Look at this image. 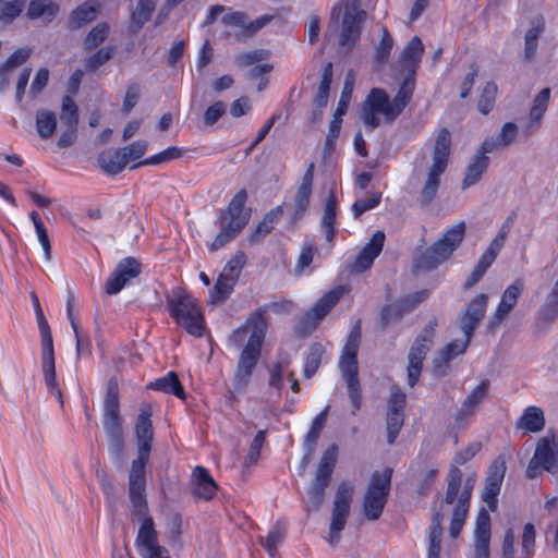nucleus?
Here are the masks:
<instances>
[{
	"instance_id": "nucleus-28",
	"label": "nucleus",
	"mask_w": 558,
	"mask_h": 558,
	"mask_svg": "<svg viewBox=\"0 0 558 558\" xmlns=\"http://www.w3.org/2000/svg\"><path fill=\"white\" fill-rule=\"evenodd\" d=\"M192 477L194 483V495L205 500H210L215 496L218 486L208 470L204 466L197 465L193 470Z\"/></svg>"
},
{
	"instance_id": "nucleus-15",
	"label": "nucleus",
	"mask_w": 558,
	"mask_h": 558,
	"mask_svg": "<svg viewBox=\"0 0 558 558\" xmlns=\"http://www.w3.org/2000/svg\"><path fill=\"white\" fill-rule=\"evenodd\" d=\"M353 489V486L347 482H341L337 488L330 522L329 543L331 545H336L339 542L340 533L344 529L350 513Z\"/></svg>"
},
{
	"instance_id": "nucleus-22",
	"label": "nucleus",
	"mask_w": 558,
	"mask_h": 558,
	"mask_svg": "<svg viewBox=\"0 0 558 558\" xmlns=\"http://www.w3.org/2000/svg\"><path fill=\"white\" fill-rule=\"evenodd\" d=\"M141 272L142 265L136 258H123L107 280L105 286L106 293L109 295L118 294L131 279L136 278Z\"/></svg>"
},
{
	"instance_id": "nucleus-5",
	"label": "nucleus",
	"mask_w": 558,
	"mask_h": 558,
	"mask_svg": "<svg viewBox=\"0 0 558 558\" xmlns=\"http://www.w3.org/2000/svg\"><path fill=\"white\" fill-rule=\"evenodd\" d=\"M451 153V134L447 128H442L436 137L433 149V162L427 170L424 184L418 196V204L422 207L429 206L436 198L440 177L445 173Z\"/></svg>"
},
{
	"instance_id": "nucleus-17",
	"label": "nucleus",
	"mask_w": 558,
	"mask_h": 558,
	"mask_svg": "<svg viewBox=\"0 0 558 558\" xmlns=\"http://www.w3.org/2000/svg\"><path fill=\"white\" fill-rule=\"evenodd\" d=\"M357 0L345 5V12L342 20L339 45L352 49L361 37L363 23L366 19V12L357 9Z\"/></svg>"
},
{
	"instance_id": "nucleus-61",
	"label": "nucleus",
	"mask_w": 558,
	"mask_h": 558,
	"mask_svg": "<svg viewBox=\"0 0 558 558\" xmlns=\"http://www.w3.org/2000/svg\"><path fill=\"white\" fill-rule=\"evenodd\" d=\"M393 46V38L388 32L386 27H383V35L379 43V46L376 48L375 51V60L378 63H384L388 60L390 51Z\"/></svg>"
},
{
	"instance_id": "nucleus-16",
	"label": "nucleus",
	"mask_w": 558,
	"mask_h": 558,
	"mask_svg": "<svg viewBox=\"0 0 558 558\" xmlns=\"http://www.w3.org/2000/svg\"><path fill=\"white\" fill-rule=\"evenodd\" d=\"M447 489L445 494V498L441 501V506L452 505L456 500L458 505L470 508L471 496L475 485V475H469L463 483L462 490L460 492L462 485V472L457 465H451L447 477Z\"/></svg>"
},
{
	"instance_id": "nucleus-7",
	"label": "nucleus",
	"mask_w": 558,
	"mask_h": 558,
	"mask_svg": "<svg viewBox=\"0 0 558 558\" xmlns=\"http://www.w3.org/2000/svg\"><path fill=\"white\" fill-rule=\"evenodd\" d=\"M167 308L170 316L187 333L196 338L204 336L206 329L204 315L196 299L191 294L182 292L177 298H167Z\"/></svg>"
},
{
	"instance_id": "nucleus-55",
	"label": "nucleus",
	"mask_w": 558,
	"mask_h": 558,
	"mask_svg": "<svg viewBox=\"0 0 558 558\" xmlns=\"http://www.w3.org/2000/svg\"><path fill=\"white\" fill-rule=\"evenodd\" d=\"M427 298L428 291L421 290L397 300V303L399 304L402 313L405 315L413 312Z\"/></svg>"
},
{
	"instance_id": "nucleus-38",
	"label": "nucleus",
	"mask_w": 558,
	"mask_h": 558,
	"mask_svg": "<svg viewBox=\"0 0 558 558\" xmlns=\"http://www.w3.org/2000/svg\"><path fill=\"white\" fill-rule=\"evenodd\" d=\"M544 426V412L541 408L534 405L527 407L517 422L518 428H523L531 433L541 432Z\"/></svg>"
},
{
	"instance_id": "nucleus-2",
	"label": "nucleus",
	"mask_w": 558,
	"mask_h": 558,
	"mask_svg": "<svg viewBox=\"0 0 558 558\" xmlns=\"http://www.w3.org/2000/svg\"><path fill=\"white\" fill-rule=\"evenodd\" d=\"M153 409L150 404H143L136 417L134 434L137 446V458L132 461L129 473V486L131 495L136 496L146 483V464L149 461L154 440V427L151 423Z\"/></svg>"
},
{
	"instance_id": "nucleus-62",
	"label": "nucleus",
	"mask_w": 558,
	"mask_h": 558,
	"mask_svg": "<svg viewBox=\"0 0 558 558\" xmlns=\"http://www.w3.org/2000/svg\"><path fill=\"white\" fill-rule=\"evenodd\" d=\"M405 404H407L405 393L400 389V387H398L397 385H393L390 389L387 412L404 413Z\"/></svg>"
},
{
	"instance_id": "nucleus-37",
	"label": "nucleus",
	"mask_w": 558,
	"mask_h": 558,
	"mask_svg": "<svg viewBox=\"0 0 558 558\" xmlns=\"http://www.w3.org/2000/svg\"><path fill=\"white\" fill-rule=\"evenodd\" d=\"M97 163L108 175H116L125 168L128 162L121 148H119L112 154L100 153L97 157Z\"/></svg>"
},
{
	"instance_id": "nucleus-27",
	"label": "nucleus",
	"mask_w": 558,
	"mask_h": 558,
	"mask_svg": "<svg viewBox=\"0 0 558 558\" xmlns=\"http://www.w3.org/2000/svg\"><path fill=\"white\" fill-rule=\"evenodd\" d=\"M488 389L489 381L484 379L464 399L456 415L457 427H462L468 424V420L474 414L475 408L486 398Z\"/></svg>"
},
{
	"instance_id": "nucleus-10",
	"label": "nucleus",
	"mask_w": 558,
	"mask_h": 558,
	"mask_svg": "<svg viewBox=\"0 0 558 558\" xmlns=\"http://www.w3.org/2000/svg\"><path fill=\"white\" fill-rule=\"evenodd\" d=\"M542 471L558 473V433L549 430L536 445L534 456L526 468V477L536 478Z\"/></svg>"
},
{
	"instance_id": "nucleus-18",
	"label": "nucleus",
	"mask_w": 558,
	"mask_h": 558,
	"mask_svg": "<svg viewBox=\"0 0 558 558\" xmlns=\"http://www.w3.org/2000/svg\"><path fill=\"white\" fill-rule=\"evenodd\" d=\"M488 303V296L485 293L475 295L459 315V326L465 338L472 339L475 330L483 320Z\"/></svg>"
},
{
	"instance_id": "nucleus-24",
	"label": "nucleus",
	"mask_w": 558,
	"mask_h": 558,
	"mask_svg": "<svg viewBox=\"0 0 558 558\" xmlns=\"http://www.w3.org/2000/svg\"><path fill=\"white\" fill-rule=\"evenodd\" d=\"M524 289V282L521 279H517L510 284L502 293L499 305L489 320L488 327L494 328L499 325L517 305L518 299Z\"/></svg>"
},
{
	"instance_id": "nucleus-6",
	"label": "nucleus",
	"mask_w": 558,
	"mask_h": 558,
	"mask_svg": "<svg viewBox=\"0 0 558 558\" xmlns=\"http://www.w3.org/2000/svg\"><path fill=\"white\" fill-rule=\"evenodd\" d=\"M465 222L460 221L449 228L430 247L421 252L413 260L415 270L430 271L450 258L465 235Z\"/></svg>"
},
{
	"instance_id": "nucleus-34",
	"label": "nucleus",
	"mask_w": 558,
	"mask_h": 558,
	"mask_svg": "<svg viewBox=\"0 0 558 558\" xmlns=\"http://www.w3.org/2000/svg\"><path fill=\"white\" fill-rule=\"evenodd\" d=\"M489 166V157L474 155L465 169V175L461 183V189L465 190L476 184L486 172Z\"/></svg>"
},
{
	"instance_id": "nucleus-60",
	"label": "nucleus",
	"mask_w": 558,
	"mask_h": 558,
	"mask_svg": "<svg viewBox=\"0 0 558 558\" xmlns=\"http://www.w3.org/2000/svg\"><path fill=\"white\" fill-rule=\"evenodd\" d=\"M32 50L27 47L16 49L9 58L1 64L4 71L12 72L16 68L24 64L31 57Z\"/></svg>"
},
{
	"instance_id": "nucleus-42",
	"label": "nucleus",
	"mask_w": 558,
	"mask_h": 558,
	"mask_svg": "<svg viewBox=\"0 0 558 558\" xmlns=\"http://www.w3.org/2000/svg\"><path fill=\"white\" fill-rule=\"evenodd\" d=\"M236 281L219 275L214 288L209 291V303L220 304L223 303L233 292Z\"/></svg>"
},
{
	"instance_id": "nucleus-39",
	"label": "nucleus",
	"mask_w": 558,
	"mask_h": 558,
	"mask_svg": "<svg viewBox=\"0 0 558 558\" xmlns=\"http://www.w3.org/2000/svg\"><path fill=\"white\" fill-rule=\"evenodd\" d=\"M444 514L440 511H436L432 517V523L428 533V557L427 558H439L440 556V543L442 535L441 523Z\"/></svg>"
},
{
	"instance_id": "nucleus-52",
	"label": "nucleus",
	"mask_w": 558,
	"mask_h": 558,
	"mask_svg": "<svg viewBox=\"0 0 558 558\" xmlns=\"http://www.w3.org/2000/svg\"><path fill=\"white\" fill-rule=\"evenodd\" d=\"M29 217L34 223V227H35V230H36V233L38 236V241L45 252V256L49 260L51 258V245H50V240L48 236L47 229H46L44 222L41 221L37 211H32L29 214Z\"/></svg>"
},
{
	"instance_id": "nucleus-51",
	"label": "nucleus",
	"mask_w": 558,
	"mask_h": 558,
	"mask_svg": "<svg viewBox=\"0 0 558 558\" xmlns=\"http://www.w3.org/2000/svg\"><path fill=\"white\" fill-rule=\"evenodd\" d=\"M404 423V413L387 412V442L393 445Z\"/></svg>"
},
{
	"instance_id": "nucleus-63",
	"label": "nucleus",
	"mask_w": 558,
	"mask_h": 558,
	"mask_svg": "<svg viewBox=\"0 0 558 558\" xmlns=\"http://www.w3.org/2000/svg\"><path fill=\"white\" fill-rule=\"evenodd\" d=\"M475 538L490 539V517L484 508L478 511L476 517Z\"/></svg>"
},
{
	"instance_id": "nucleus-11",
	"label": "nucleus",
	"mask_w": 558,
	"mask_h": 558,
	"mask_svg": "<svg viewBox=\"0 0 558 558\" xmlns=\"http://www.w3.org/2000/svg\"><path fill=\"white\" fill-rule=\"evenodd\" d=\"M437 327V319H430L415 338L408 354V385L414 387L420 379L423 362L430 350Z\"/></svg>"
},
{
	"instance_id": "nucleus-40",
	"label": "nucleus",
	"mask_w": 558,
	"mask_h": 558,
	"mask_svg": "<svg viewBox=\"0 0 558 558\" xmlns=\"http://www.w3.org/2000/svg\"><path fill=\"white\" fill-rule=\"evenodd\" d=\"M333 65L332 62L325 64L320 77V82L317 88V93L314 97V106L319 108H326L329 99V90L332 82Z\"/></svg>"
},
{
	"instance_id": "nucleus-47",
	"label": "nucleus",
	"mask_w": 558,
	"mask_h": 558,
	"mask_svg": "<svg viewBox=\"0 0 558 558\" xmlns=\"http://www.w3.org/2000/svg\"><path fill=\"white\" fill-rule=\"evenodd\" d=\"M324 352V347L319 342H314L311 344L310 352L306 355L304 363L305 378H311L317 372L322 363Z\"/></svg>"
},
{
	"instance_id": "nucleus-29",
	"label": "nucleus",
	"mask_w": 558,
	"mask_h": 558,
	"mask_svg": "<svg viewBox=\"0 0 558 558\" xmlns=\"http://www.w3.org/2000/svg\"><path fill=\"white\" fill-rule=\"evenodd\" d=\"M60 13V4L53 0H31L26 11L28 20L44 19L51 23Z\"/></svg>"
},
{
	"instance_id": "nucleus-21",
	"label": "nucleus",
	"mask_w": 558,
	"mask_h": 558,
	"mask_svg": "<svg viewBox=\"0 0 558 558\" xmlns=\"http://www.w3.org/2000/svg\"><path fill=\"white\" fill-rule=\"evenodd\" d=\"M506 462L499 457L488 468L485 478V486L482 492V499L487 504L490 511H495L498 505V495L506 474Z\"/></svg>"
},
{
	"instance_id": "nucleus-13",
	"label": "nucleus",
	"mask_w": 558,
	"mask_h": 558,
	"mask_svg": "<svg viewBox=\"0 0 558 558\" xmlns=\"http://www.w3.org/2000/svg\"><path fill=\"white\" fill-rule=\"evenodd\" d=\"M379 113L384 114L387 123H392L396 120L389 95L385 89L374 87L362 102L360 119L367 130L373 131L380 125Z\"/></svg>"
},
{
	"instance_id": "nucleus-56",
	"label": "nucleus",
	"mask_w": 558,
	"mask_h": 558,
	"mask_svg": "<svg viewBox=\"0 0 558 558\" xmlns=\"http://www.w3.org/2000/svg\"><path fill=\"white\" fill-rule=\"evenodd\" d=\"M25 2L23 0H12L5 2L0 8V22L11 24L23 12Z\"/></svg>"
},
{
	"instance_id": "nucleus-57",
	"label": "nucleus",
	"mask_w": 558,
	"mask_h": 558,
	"mask_svg": "<svg viewBox=\"0 0 558 558\" xmlns=\"http://www.w3.org/2000/svg\"><path fill=\"white\" fill-rule=\"evenodd\" d=\"M404 314L397 301L395 303L384 305L379 317L380 329L385 330L389 324L401 320Z\"/></svg>"
},
{
	"instance_id": "nucleus-36",
	"label": "nucleus",
	"mask_w": 558,
	"mask_h": 558,
	"mask_svg": "<svg viewBox=\"0 0 558 558\" xmlns=\"http://www.w3.org/2000/svg\"><path fill=\"white\" fill-rule=\"evenodd\" d=\"M337 218V198L335 191L331 189L328 193L324 214L322 217V228L325 231L326 240L327 242L331 243L335 240L336 230H335V222Z\"/></svg>"
},
{
	"instance_id": "nucleus-58",
	"label": "nucleus",
	"mask_w": 558,
	"mask_h": 558,
	"mask_svg": "<svg viewBox=\"0 0 558 558\" xmlns=\"http://www.w3.org/2000/svg\"><path fill=\"white\" fill-rule=\"evenodd\" d=\"M246 263V256L243 252H238L226 264L220 275L238 282L242 268Z\"/></svg>"
},
{
	"instance_id": "nucleus-50",
	"label": "nucleus",
	"mask_w": 558,
	"mask_h": 558,
	"mask_svg": "<svg viewBox=\"0 0 558 558\" xmlns=\"http://www.w3.org/2000/svg\"><path fill=\"white\" fill-rule=\"evenodd\" d=\"M497 90V85L494 82L486 83L477 102V109L481 113L488 114L492 111L495 105Z\"/></svg>"
},
{
	"instance_id": "nucleus-53",
	"label": "nucleus",
	"mask_w": 558,
	"mask_h": 558,
	"mask_svg": "<svg viewBox=\"0 0 558 558\" xmlns=\"http://www.w3.org/2000/svg\"><path fill=\"white\" fill-rule=\"evenodd\" d=\"M353 85H354V75H353V71L350 70L347 73L342 93H341L340 99L338 101L337 108L335 110V112L338 113V116H344L347 113L349 104H350V99H351V94L353 90Z\"/></svg>"
},
{
	"instance_id": "nucleus-45",
	"label": "nucleus",
	"mask_w": 558,
	"mask_h": 558,
	"mask_svg": "<svg viewBox=\"0 0 558 558\" xmlns=\"http://www.w3.org/2000/svg\"><path fill=\"white\" fill-rule=\"evenodd\" d=\"M114 52V46H106L98 49L96 52L84 60L85 70L89 73L96 72L100 66L106 64L113 57Z\"/></svg>"
},
{
	"instance_id": "nucleus-9",
	"label": "nucleus",
	"mask_w": 558,
	"mask_h": 558,
	"mask_svg": "<svg viewBox=\"0 0 558 558\" xmlns=\"http://www.w3.org/2000/svg\"><path fill=\"white\" fill-rule=\"evenodd\" d=\"M129 499L131 504V513L141 521L135 544L137 548L145 550L158 546V532L155 527L153 518L148 514V504L146 499V483L143 484L138 495H131L129 486Z\"/></svg>"
},
{
	"instance_id": "nucleus-23",
	"label": "nucleus",
	"mask_w": 558,
	"mask_h": 558,
	"mask_svg": "<svg viewBox=\"0 0 558 558\" xmlns=\"http://www.w3.org/2000/svg\"><path fill=\"white\" fill-rule=\"evenodd\" d=\"M471 340L465 338L463 341H452L446 344L433 361V373L436 377H444L448 374L450 362L463 354Z\"/></svg>"
},
{
	"instance_id": "nucleus-30",
	"label": "nucleus",
	"mask_w": 558,
	"mask_h": 558,
	"mask_svg": "<svg viewBox=\"0 0 558 558\" xmlns=\"http://www.w3.org/2000/svg\"><path fill=\"white\" fill-rule=\"evenodd\" d=\"M424 53V45L420 37L414 36L400 54V63L403 69L414 75Z\"/></svg>"
},
{
	"instance_id": "nucleus-48",
	"label": "nucleus",
	"mask_w": 558,
	"mask_h": 558,
	"mask_svg": "<svg viewBox=\"0 0 558 558\" xmlns=\"http://www.w3.org/2000/svg\"><path fill=\"white\" fill-rule=\"evenodd\" d=\"M60 120L63 125H78V108L73 98L69 95L62 97Z\"/></svg>"
},
{
	"instance_id": "nucleus-64",
	"label": "nucleus",
	"mask_w": 558,
	"mask_h": 558,
	"mask_svg": "<svg viewBox=\"0 0 558 558\" xmlns=\"http://www.w3.org/2000/svg\"><path fill=\"white\" fill-rule=\"evenodd\" d=\"M381 193H375L368 198L357 199L352 205L354 218H360L365 211L371 210L379 205Z\"/></svg>"
},
{
	"instance_id": "nucleus-12",
	"label": "nucleus",
	"mask_w": 558,
	"mask_h": 558,
	"mask_svg": "<svg viewBox=\"0 0 558 558\" xmlns=\"http://www.w3.org/2000/svg\"><path fill=\"white\" fill-rule=\"evenodd\" d=\"M338 447L330 445L323 453L318 463L315 477L308 488L310 509L318 510L325 499V490L328 487L337 462Z\"/></svg>"
},
{
	"instance_id": "nucleus-59",
	"label": "nucleus",
	"mask_w": 558,
	"mask_h": 558,
	"mask_svg": "<svg viewBox=\"0 0 558 558\" xmlns=\"http://www.w3.org/2000/svg\"><path fill=\"white\" fill-rule=\"evenodd\" d=\"M469 512V508L456 504L453 511H452V518L449 526V533L452 538H456L460 535L463 524L465 522L466 515Z\"/></svg>"
},
{
	"instance_id": "nucleus-3",
	"label": "nucleus",
	"mask_w": 558,
	"mask_h": 558,
	"mask_svg": "<svg viewBox=\"0 0 558 558\" xmlns=\"http://www.w3.org/2000/svg\"><path fill=\"white\" fill-rule=\"evenodd\" d=\"M102 425L108 439L109 453L116 461H122L125 456V444L120 412L119 384L116 377H111L107 383Z\"/></svg>"
},
{
	"instance_id": "nucleus-33",
	"label": "nucleus",
	"mask_w": 558,
	"mask_h": 558,
	"mask_svg": "<svg viewBox=\"0 0 558 558\" xmlns=\"http://www.w3.org/2000/svg\"><path fill=\"white\" fill-rule=\"evenodd\" d=\"M147 389L173 395L180 399H185L184 388L175 372H169L166 376L157 378L147 385Z\"/></svg>"
},
{
	"instance_id": "nucleus-1",
	"label": "nucleus",
	"mask_w": 558,
	"mask_h": 558,
	"mask_svg": "<svg viewBox=\"0 0 558 558\" xmlns=\"http://www.w3.org/2000/svg\"><path fill=\"white\" fill-rule=\"evenodd\" d=\"M267 327L268 324L266 317L262 316V310H255L248 315L245 324L233 330L230 335V342L240 345L245 340L247 333H250L246 344L239 354L232 378V387L236 392L244 390L251 381L254 369L262 356Z\"/></svg>"
},
{
	"instance_id": "nucleus-43",
	"label": "nucleus",
	"mask_w": 558,
	"mask_h": 558,
	"mask_svg": "<svg viewBox=\"0 0 558 558\" xmlns=\"http://www.w3.org/2000/svg\"><path fill=\"white\" fill-rule=\"evenodd\" d=\"M287 533V526L282 521H277L266 537H260V544L270 556H275L279 544L282 543Z\"/></svg>"
},
{
	"instance_id": "nucleus-35",
	"label": "nucleus",
	"mask_w": 558,
	"mask_h": 558,
	"mask_svg": "<svg viewBox=\"0 0 558 558\" xmlns=\"http://www.w3.org/2000/svg\"><path fill=\"white\" fill-rule=\"evenodd\" d=\"M545 31L543 17L532 21V26L526 31L524 36V60L531 62L537 53L538 38Z\"/></svg>"
},
{
	"instance_id": "nucleus-41",
	"label": "nucleus",
	"mask_w": 558,
	"mask_h": 558,
	"mask_svg": "<svg viewBox=\"0 0 558 558\" xmlns=\"http://www.w3.org/2000/svg\"><path fill=\"white\" fill-rule=\"evenodd\" d=\"M414 92V78L408 76L399 87L396 96L390 100V106L393 109L396 119L404 110L412 98Z\"/></svg>"
},
{
	"instance_id": "nucleus-8",
	"label": "nucleus",
	"mask_w": 558,
	"mask_h": 558,
	"mask_svg": "<svg viewBox=\"0 0 558 558\" xmlns=\"http://www.w3.org/2000/svg\"><path fill=\"white\" fill-rule=\"evenodd\" d=\"M393 470L386 468L383 472L375 471L369 480L363 497V513L369 521H376L383 514L390 494Z\"/></svg>"
},
{
	"instance_id": "nucleus-32",
	"label": "nucleus",
	"mask_w": 558,
	"mask_h": 558,
	"mask_svg": "<svg viewBox=\"0 0 558 558\" xmlns=\"http://www.w3.org/2000/svg\"><path fill=\"white\" fill-rule=\"evenodd\" d=\"M282 215L283 205H278L268 211L250 234L248 242L251 244L260 242L268 233L271 232V230L275 228V225L279 221Z\"/></svg>"
},
{
	"instance_id": "nucleus-25",
	"label": "nucleus",
	"mask_w": 558,
	"mask_h": 558,
	"mask_svg": "<svg viewBox=\"0 0 558 558\" xmlns=\"http://www.w3.org/2000/svg\"><path fill=\"white\" fill-rule=\"evenodd\" d=\"M314 169L315 166L313 162H311L307 166L300 186L298 187L294 197V213L292 215V223H295L298 220L302 219L310 206L314 181Z\"/></svg>"
},
{
	"instance_id": "nucleus-14",
	"label": "nucleus",
	"mask_w": 558,
	"mask_h": 558,
	"mask_svg": "<svg viewBox=\"0 0 558 558\" xmlns=\"http://www.w3.org/2000/svg\"><path fill=\"white\" fill-rule=\"evenodd\" d=\"M343 294L342 287L335 288L323 295L302 317L295 326V332L300 337L311 335L318 323L336 306Z\"/></svg>"
},
{
	"instance_id": "nucleus-26",
	"label": "nucleus",
	"mask_w": 558,
	"mask_h": 558,
	"mask_svg": "<svg viewBox=\"0 0 558 558\" xmlns=\"http://www.w3.org/2000/svg\"><path fill=\"white\" fill-rule=\"evenodd\" d=\"M157 7V0H137L135 5L130 8L126 33L129 36H136L144 25L151 19Z\"/></svg>"
},
{
	"instance_id": "nucleus-20",
	"label": "nucleus",
	"mask_w": 558,
	"mask_h": 558,
	"mask_svg": "<svg viewBox=\"0 0 558 558\" xmlns=\"http://www.w3.org/2000/svg\"><path fill=\"white\" fill-rule=\"evenodd\" d=\"M360 340L361 327L357 324L350 331L340 355L339 368L344 379L359 377L357 351Z\"/></svg>"
},
{
	"instance_id": "nucleus-4",
	"label": "nucleus",
	"mask_w": 558,
	"mask_h": 558,
	"mask_svg": "<svg viewBox=\"0 0 558 558\" xmlns=\"http://www.w3.org/2000/svg\"><path fill=\"white\" fill-rule=\"evenodd\" d=\"M246 201L247 192L245 189H242L232 197L228 208L220 211V216L216 221L220 232L209 245L211 252L222 248L246 227L252 211L251 208L245 207Z\"/></svg>"
},
{
	"instance_id": "nucleus-44",
	"label": "nucleus",
	"mask_w": 558,
	"mask_h": 558,
	"mask_svg": "<svg viewBox=\"0 0 558 558\" xmlns=\"http://www.w3.org/2000/svg\"><path fill=\"white\" fill-rule=\"evenodd\" d=\"M57 128L56 113L47 110L39 109L36 112V129L41 138H49L52 136Z\"/></svg>"
},
{
	"instance_id": "nucleus-19",
	"label": "nucleus",
	"mask_w": 558,
	"mask_h": 558,
	"mask_svg": "<svg viewBox=\"0 0 558 558\" xmlns=\"http://www.w3.org/2000/svg\"><path fill=\"white\" fill-rule=\"evenodd\" d=\"M385 233L376 231L353 260H347V269L351 274H361L369 269L376 257L381 253Z\"/></svg>"
},
{
	"instance_id": "nucleus-54",
	"label": "nucleus",
	"mask_w": 558,
	"mask_h": 558,
	"mask_svg": "<svg viewBox=\"0 0 558 558\" xmlns=\"http://www.w3.org/2000/svg\"><path fill=\"white\" fill-rule=\"evenodd\" d=\"M536 531L532 523H526L523 527L521 541V558H532L534 555Z\"/></svg>"
},
{
	"instance_id": "nucleus-31",
	"label": "nucleus",
	"mask_w": 558,
	"mask_h": 558,
	"mask_svg": "<svg viewBox=\"0 0 558 558\" xmlns=\"http://www.w3.org/2000/svg\"><path fill=\"white\" fill-rule=\"evenodd\" d=\"M98 14V7L89 1L83 2L71 11L68 20V28L77 31L84 25L95 21Z\"/></svg>"
},
{
	"instance_id": "nucleus-46",
	"label": "nucleus",
	"mask_w": 558,
	"mask_h": 558,
	"mask_svg": "<svg viewBox=\"0 0 558 558\" xmlns=\"http://www.w3.org/2000/svg\"><path fill=\"white\" fill-rule=\"evenodd\" d=\"M109 33L110 27L108 23H98L86 35L84 39V49L92 50L99 47L108 38Z\"/></svg>"
},
{
	"instance_id": "nucleus-49",
	"label": "nucleus",
	"mask_w": 558,
	"mask_h": 558,
	"mask_svg": "<svg viewBox=\"0 0 558 558\" xmlns=\"http://www.w3.org/2000/svg\"><path fill=\"white\" fill-rule=\"evenodd\" d=\"M329 412V405H327L312 422L311 428L307 432L304 442L310 448L316 447L320 432L323 430Z\"/></svg>"
}]
</instances>
